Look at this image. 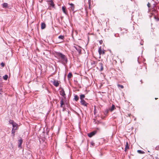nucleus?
I'll use <instances>...</instances> for the list:
<instances>
[{"label": "nucleus", "instance_id": "f257e3e1", "mask_svg": "<svg viewBox=\"0 0 159 159\" xmlns=\"http://www.w3.org/2000/svg\"><path fill=\"white\" fill-rule=\"evenodd\" d=\"M55 57L59 60V61L64 65L66 64L67 61V59L65 55L62 53L57 52L55 54Z\"/></svg>", "mask_w": 159, "mask_h": 159}, {"label": "nucleus", "instance_id": "f03ea898", "mask_svg": "<svg viewBox=\"0 0 159 159\" xmlns=\"http://www.w3.org/2000/svg\"><path fill=\"white\" fill-rule=\"evenodd\" d=\"M9 123L12 125L13 128L15 130H17L18 128V125L16 123L14 122L12 120H10Z\"/></svg>", "mask_w": 159, "mask_h": 159}, {"label": "nucleus", "instance_id": "7ed1b4c3", "mask_svg": "<svg viewBox=\"0 0 159 159\" xmlns=\"http://www.w3.org/2000/svg\"><path fill=\"white\" fill-rule=\"evenodd\" d=\"M74 47L75 48V49L77 50L78 52H79V54H81V48L78 46H74Z\"/></svg>", "mask_w": 159, "mask_h": 159}, {"label": "nucleus", "instance_id": "20e7f679", "mask_svg": "<svg viewBox=\"0 0 159 159\" xmlns=\"http://www.w3.org/2000/svg\"><path fill=\"white\" fill-rule=\"evenodd\" d=\"M68 4L70 6V9L69 10L74 11L75 8V5L72 3H68Z\"/></svg>", "mask_w": 159, "mask_h": 159}, {"label": "nucleus", "instance_id": "39448f33", "mask_svg": "<svg viewBox=\"0 0 159 159\" xmlns=\"http://www.w3.org/2000/svg\"><path fill=\"white\" fill-rule=\"evenodd\" d=\"M62 10L63 12L66 15L68 14V12L66 10V7L65 6H62Z\"/></svg>", "mask_w": 159, "mask_h": 159}, {"label": "nucleus", "instance_id": "423d86ee", "mask_svg": "<svg viewBox=\"0 0 159 159\" xmlns=\"http://www.w3.org/2000/svg\"><path fill=\"white\" fill-rule=\"evenodd\" d=\"M80 103L82 105L87 107L88 103H87L84 100H81Z\"/></svg>", "mask_w": 159, "mask_h": 159}, {"label": "nucleus", "instance_id": "0eeeda50", "mask_svg": "<svg viewBox=\"0 0 159 159\" xmlns=\"http://www.w3.org/2000/svg\"><path fill=\"white\" fill-rule=\"evenodd\" d=\"M96 132L95 131H94L91 132L90 133H88V136L89 137H91L93 136L96 133Z\"/></svg>", "mask_w": 159, "mask_h": 159}, {"label": "nucleus", "instance_id": "6e6552de", "mask_svg": "<svg viewBox=\"0 0 159 159\" xmlns=\"http://www.w3.org/2000/svg\"><path fill=\"white\" fill-rule=\"evenodd\" d=\"M98 52L100 55L101 54H104L105 53V51L102 50V48L101 47H99L98 49Z\"/></svg>", "mask_w": 159, "mask_h": 159}, {"label": "nucleus", "instance_id": "1a4fd4ad", "mask_svg": "<svg viewBox=\"0 0 159 159\" xmlns=\"http://www.w3.org/2000/svg\"><path fill=\"white\" fill-rule=\"evenodd\" d=\"M53 84L56 87H57L59 85L58 81L56 80H54L52 82Z\"/></svg>", "mask_w": 159, "mask_h": 159}, {"label": "nucleus", "instance_id": "9d476101", "mask_svg": "<svg viewBox=\"0 0 159 159\" xmlns=\"http://www.w3.org/2000/svg\"><path fill=\"white\" fill-rule=\"evenodd\" d=\"M48 2H49L48 4L50 5V7H53V8L54 7V4L52 0L49 1Z\"/></svg>", "mask_w": 159, "mask_h": 159}, {"label": "nucleus", "instance_id": "9b49d317", "mask_svg": "<svg viewBox=\"0 0 159 159\" xmlns=\"http://www.w3.org/2000/svg\"><path fill=\"white\" fill-rule=\"evenodd\" d=\"M45 27H46L45 24L44 22L42 23L41 25V29H43L45 28Z\"/></svg>", "mask_w": 159, "mask_h": 159}, {"label": "nucleus", "instance_id": "f8f14e48", "mask_svg": "<svg viewBox=\"0 0 159 159\" xmlns=\"http://www.w3.org/2000/svg\"><path fill=\"white\" fill-rule=\"evenodd\" d=\"M22 141H23V140L21 139H20L19 140V141H18V143H19L18 147H21V144H22Z\"/></svg>", "mask_w": 159, "mask_h": 159}, {"label": "nucleus", "instance_id": "ddd939ff", "mask_svg": "<svg viewBox=\"0 0 159 159\" xmlns=\"http://www.w3.org/2000/svg\"><path fill=\"white\" fill-rule=\"evenodd\" d=\"M60 94L63 97L65 96L66 94L64 90H62L60 91Z\"/></svg>", "mask_w": 159, "mask_h": 159}, {"label": "nucleus", "instance_id": "4468645a", "mask_svg": "<svg viewBox=\"0 0 159 159\" xmlns=\"http://www.w3.org/2000/svg\"><path fill=\"white\" fill-rule=\"evenodd\" d=\"M60 104H61V107H63V105L64 104V102L63 99H61L60 100Z\"/></svg>", "mask_w": 159, "mask_h": 159}, {"label": "nucleus", "instance_id": "2eb2a0df", "mask_svg": "<svg viewBox=\"0 0 159 159\" xmlns=\"http://www.w3.org/2000/svg\"><path fill=\"white\" fill-rule=\"evenodd\" d=\"M115 106H114V105H112L111 106V108L109 109V110L111 111H113L114 110H115Z\"/></svg>", "mask_w": 159, "mask_h": 159}, {"label": "nucleus", "instance_id": "dca6fc26", "mask_svg": "<svg viewBox=\"0 0 159 159\" xmlns=\"http://www.w3.org/2000/svg\"><path fill=\"white\" fill-rule=\"evenodd\" d=\"M2 7L4 8H6L8 7V4L7 3H4L2 4Z\"/></svg>", "mask_w": 159, "mask_h": 159}, {"label": "nucleus", "instance_id": "f3484780", "mask_svg": "<svg viewBox=\"0 0 159 159\" xmlns=\"http://www.w3.org/2000/svg\"><path fill=\"white\" fill-rule=\"evenodd\" d=\"M129 148V146H128V143L127 142H126V144L125 148V151H126Z\"/></svg>", "mask_w": 159, "mask_h": 159}, {"label": "nucleus", "instance_id": "a211bd4d", "mask_svg": "<svg viewBox=\"0 0 159 159\" xmlns=\"http://www.w3.org/2000/svg\"><path fill=\"white\" fill-rule=\"evenodd\" d=\"M15 130L14 129H12V130H11V134H12V136L13 137H14L15 136V130Z\"/></svg>", "mask_w": 159, "mask_h": 159}, {"label": "nucleus", "instance_id": "6ab92c4d", "mask_svg": "<svg viewBox=\"0 0 159 159\" xmlns=\"http://www.w3.org/2000/svg\"><path fill=\"white\" fill-rule=\"evenodd\" d=\"M85 98V95L84 94H80V100H84V99Z\"/></svg>", "mask_w": 159, "mask_h": 159}, {"label": "nucleus", "instance_id": "aec40b11", "mask_svg": "<svg viewBox=\"0 0 159 159\" xmlns=\"http://www.w3.org/2000/svg\"><path fill=\"white\" fill-rule=\"evenodd\" d=\"M64 36L63 35H60L59 36L58 38L61 40H63L64 39Z\"/></svg>", "mask_w": 159, "mask_h": 159}, {"label": "nucleus", "instance_id": "412c9836", "mask_svg": "<svg viewBox=\"0 0 159 159\" xmlns=\"http://www.w3.org/2000/svg\"><path fill=\"white\" fill-rule=\"evenodd\" d=\"M79 99V98L77 95H75L74 96V99L76 101H77Z\"/></svg>", "mask_w": 159, "mask_h": 159}, {"label": "nucleus", "instance_id": "4be33fe9", "mask_svg": "<svg viewBox=\"0 0 159 159\" xmlns=\"http://www.w3.org/2000/svg\"><path fill=\"white\" fill-rule=\"evenodd\" d=\"M72 76V74L71 73H69L68 75H67V77L68 79L70 78Z\"/></svg>", "mask_w": 159, "mask_h": 159}, {"label": "nucleus", "instance_id": "5701e85b", "mask_svg": "<svg viewBox=\"0 0 159 159\" xmlns=\"http://www.w3.org/2000/svg\"><path fill=\"white\" fill-rule=\"evenodd\" d=\"M100 66L101 67L100 68V70L101 71H102L103 70V64L102 63L100 64Z\"/></svg>", "mask_w": 159, "mask_h": 159}, {"label": "nucleus", "instance_id": "b1692460", "mask_svg": "<svg viewBox=\"0 0 159 159\" xmlns=\"http://www.w3.org/2000/svg\"><path fill=\"white\" fill-rule=\"evenodd\" d=\"M8 76L7 75H5L4 76H3V79L4 80H7L8 78Z\"/></svg>", "mask_w": 159, "mask_h": 159}, {"label": "nucleus", "instance_id": "393cba45", "mask_svg": "<svg viewBox=\"0 0 159 159\" xmlns=\"http://www.w3.org/2000/svg\"><path fill=\"white\" fill-rule=\"evenodd\" d=\"M117 86H118V87L119 88L120 87L121 89H123L124 88V87H123V85H120V84H118L117 85Z\"/></svg>", "mask_w": 159, "mask_h": 159}, {"label": "nucleus", "instance_id": "a878e982", "mask_svg": "<svg viewBox=\"0 0 159 159\" xmlns=\"http://www.w3.org/2000/svg\"><path fill=\"white\" fill-rule=\"evenodd\" d=\"M137 152H138L140 153L143 154L144 153V152L143 151L140 150H138Z\"/></svg>", "mask_w": 159, "mask_h": 159}, {"label": "nucleus", "instance_id": "bb28decb", "mask_svg": "<svg viewBox=\"0 0 159 159\" xmlns=\"http://www.w3.org/2000/svg\"><path fill=\"white\" fill-rule=\"evenodd\" d=\"M90 143H91V147H92V146H93H93L94 145H95L94 143L93 142H91Z\"/></svg>", "mask_w": 159, "mask_h": 159}, {"label": "nucleus", "instance_id": "cd10ccee", "mask_svg": "<svg viewBox=\"0 0 159 159\" xmlns=\"http://www.w3.org/2000/svg\"><path fill=\"white\" fill-rule=\"evenodd\" d=\"M108 113V110H107L106 111H105L104 112V114L105 115H107Z\"/></svg>", "mask_w": 159, "mask_h": 159}, {"label": "nucleus", "instance_id": "c85d7f7f", "mask_svg": "<svg viewBox=\"0 0 159 159\" xmlns=\"http://www.w3.org/2000/svg\"><path fill=\"white\" fill-rule=\"evenodd\" d=\"M154 18L157 21H159V18L155 17Z\"/></svg>", "mask_w": 159, "mask_h": 159}, {"label": "nucleus", "instance_id": "c756f323", "mask_svg": "<svg viewBox=\"0 0 159 159\" xmlns=\"http://www.w3.org/2000/svg\"><path fill=\"white\" fill-rule=\"evenodd\" d=\"M148 7V8H149L150 7V4L149 2H148L147 5Z\"/></svg>", "mask_w": 159, "mask_h": 159}, {"label": "nucleus", "instance_id": "7c9ffc66", "mask_svg": "<svg viewBox=\"0 0 159 159\" xmlns=\"http://www.w3.org/2000/svg\"><path fill=\"white\" fill-rule=\"evenodd\" d=\"M1 66L2 67H4V64L3 62H2L1 63Z\"/></svg>", "mask_w": 159, "mask_h": 159}, {"label": "nucleus", "instance_id": "2f4dec72", "mask_svg": "<svg viewBox=\"0 0 159 159\" xmlns=\"http://www.w3.org/2000/svg\"><path fill=\"white\" fill-rule=\"evenodd\" d=\"M2 81L1 76H0V87L1 86L2 84H1V81Z\"/></svg>", "mask_w": 159, "mask_h": 159}, {"label": "nucleus", "instance_id": "473e14b6", "mask_svg": "<svg viewBox=\"0 0 159 159\" xmlns=\"http://www.w3.org/2000/svg\"><path fill=\"white\" fill-rule=\"evenodd\" d=\"M2 91L1 90V87H0V96L2 94Z\"/></svg>", "mask_w": 159, "mask_h": 159}, {"label": "nucleus", "instance_id": "72a5a7b5", "mask_svg": "<svg viewBox=\"0 0 159 159\" xmlns=\"http://www.w3.org/2000/svg\"><path fill=\"white\" fill-rule=\"evenodd\" d=\"M96 62L95 61H93L92 63V64H96Z\"/></svg>", "mask_w": 159, "mask_h": 159}, {"label": "nucleus", "instance_id": "f704fd0d", "mask_svg": "<svg viewBox=\"0 0 159 159\" xmlns=\"http://www.w3.org/2000/svg\"><path fill=\"white\" fill-rule=\"evenodd\" d=\"M99 43L100 44H102V40H100L99 41Z\"/></svg>", "mask_w": 159, "mask_h": 159}, {"label": "nucleus", "instance_id": "c9c22d12", "mask_svg": "<svg viewBox=\"0 0 159 159\" xmlns=\"http://www.w3.org/2000/svg\"><path fill=\"white\" fill-rule=\"evenodd\" d=\"M141 45H143V44H142V43H141Z\"/></svg>", "mask_w": 159, "mask_h": 159}, {"label": "nucleus", "instance_id": "e433bc0d", "mask_svg": "<svg viewBox=\"0 0 159 159\" xmlns=\"http://www.w3.org/2000/svg\"><path fill=\"white\" fill-rule=\"evenodd\" d=\"M140 81H141V83H142V80H141Z\"/></svg>", "mask_w": 159, "mask_h": 159}, {"label": "nucleus", "instance_id": "4c0bfd02", "mask_svg": "<svg viewBox=\"0 0 159 159\" xmlns=\"http://www.w3.org/2000/svg\"><path fill=\"white\" fill-rule=\"evenodd\" d=\"M131 1H133L134 0H131Z\"/></svg>", "mask_w": 159, "mask_h": 159}, {"label": "nucleus", "instance_id": "58836bf2", "mask_svg": "<svg viewBox=\"0 0 159 159\" xmlns=\"http://www.w3.org/2000/svg\"><path fill=\"white\" fill-rule=\"evenodd\" d=\"M155 99H157V98H155Z\"/></svg>", "mask_w": 159, "mask_h": 159}]
</instances>
